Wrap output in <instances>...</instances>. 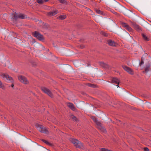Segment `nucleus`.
I'll use <instances>...</instances> for the list:
<instances>
[{"instance_id":"obj_10","label":"nucleus","mask_w":151,"mask_h":151,"mask_svg":"<svg viewBox=\"0 0 151 151\" xmlns=\"http://www.w3.org/2000/svg\"><path fill=\"white\" fill-rule=\"evenodd\" d=\"M121 24L122 27H124L129 31L132 32V29L127 23L124 22H122Z\"/></svg>"},{"instance_id":"obj_31","label":"nucleus","mask_w":151,"mask_h":151,"mask_svg":"<svg viewBox=\"0 0 151 151\" xmlns=\"http://www.w3.org/2000/svg\"><path fill=\"white\" fill-rule=\"evenodd\" d=\"M149 71V69L148 68H146L145 69V71L146 72H147Z\"/></svg>"},{"instance_id":"obj_13","label":"nucleus","mask_w":151,"mask_h":151,"mask_svg":"<svg viewBox=\"0 0 151 151\" xmlns=\"http://www.w3.org/2000/svg\"><path fill=\"white\" fill-rule=\"evenodd\" d=\"M68 106L72 110L75 111L76 110V108L74 107V105L71 103H68L67 104Z\"/></svg>"},{"instance_id":"obj_28","label":"nucleus","mask_w":151,"mask_h":151,"mask_svg":"<svg viewBox=\"0 0 151 151\" xmlns=\"http://www.w3.org/2000/svg\"><path fill=\"white\" fill-rule=\"evenodd\" d=\"M91 118L93 120V121L94 122H95L97 120L96 118L93 116H92L91 117Z\"/></svg>"},{"instance_id":"obj_32","label":"nucleus","mask_w":151,"mask_h":151,"mask_svg":"<svg viewBox=\"0 0 151 151\" xmlns=\"http://www.w3.org/2000/svg\"><path fill=\"white\" fill-rule=\"evenodd\" d=\"M2 86V83L1 81H0V87L1 88Z\"/></svg>"},{"instance_id":"obj_1","label":"nucleus","mask_w":151,"mask_h":151,"mask_svg":"<svg viewBox=\"0 0 151 151\" xmlns=\"http://www.w3.org/2000/svg\"><path fill=\"white\" fill-rule=\"evenodd\" d=\"M71 142L77 148H80L83 147V144L81 142L76 139H72L71 140Z\"/></svg>"},{"instance_id":"obj_11","label":"nucleus","mask_w":151,"mask_h":151,"mask_svg":"<svg viewBox=\"0 0 151 151\" xmlns=\"http://www.w3.org/2000/svg\"><path fill=\"white\" fill-rule=\"evenodd\" d=\"M58 12V11L57 10H55L49 12L48 13V15L50 16H52L57 14Z\"/></svg>"},{"instance_id":"obj_9","label":"nucleus","mask_w":151,"mask_h":151,"mask_svg":"<svg viewBox=\"0 0 151 151\" xmlns=\"http://www.w3.org/2000/svg\"><path fill=\"white\" fill-rule=\"evenodd\" d=\"M34 36L40 41L43 40L44 38L42 35H41L39 32H35L33 34Z\"/></svg>"},{"instance_id":"obj_17","label":"nucleus","mask_w":151,"mask_h":151,"mask_svg":"<svg viewBox=\"0 0 151 151\" xmlns=\"http://www.w3.org/2000/svg\"><path fill=\"white\" fill-rule=\"evenodd\" d=\"M99 65L101 66L104 68H106L108 67V66L107 64L103 62L100 63Z\"/></svg>"},{"instance_id":"obj_7","label":"nucleus","mask_w":151,"mask_h":151,"mask_svg":"<svg viewBox=\"0 0 151 151\" xmlns=\"http://www.w3.org/2000/svg\"><path fill=\"white\" fill-rule=\"evenodd\" d=\"M19 80L21 82L24 84H27L29 83V81L24 76H18Z\"/></svg>"},{"instance_id":"obj_15","label":"nucleus","mask_w":151,"mask_h":151,"mask_svg":"<svg viewBox=\"0 0 151 151\" xmlns=\"http://www.w3.org/2000/svg\"><path fill=\"white\" fill-rule=\"evenodd\" d=\"M107 42L108 44L110 46H114L115 45V43L111 40H109Z\"/></svg>"},{"instance_id":"obj_2","label":"nucleus","mask_w":151,"mask_h":151,"mask_svg":"<svg viewBox=\"0 0 151 151\" xmlns=\"http://www.w3.org/2000/svg\"><path fill=\"white\" fill-rule=\"evenodd\" d=\"M114 6L116 10H117L120 12H122L123 10L124 9H126L127 10L124 6H122L117 2H116L114 3Z\"/></svg>"},{"instance_id":"obj_5","label":"nucleus","mask_w":151,"mask_h":151,"mask_svg":"<svg viewBox=\"0 0 151 151\" xmlns=\"http://www.w3.org/2000/svg\"><path fill=\"white\" fill-rule=\"evenodd\" d=\"M1 76L4 80L7 82H12L13 81L12 78L6 74H3Z\"/></svg>"},{"instance_id":"obj_3","label":"nucleus","mask_w":151,"mask_h":151,"mask_svg":"<svg viewBox=\"0 0 151 151\" xmlns=\"http://www.w3.org/2000/svg\"><path fill=\"white\" fill-rule=\"evenodd\" d=\"M27 18V16L24 14H17L16 13L13 15V17H12V19H13L14 21V20H16L18 18L23 19Z\"/></svg>"},{"instance_id":"obj_24","label":"nucleus","mask_w":151,"mask_h":151,"mask_svg":"<svg viewBox=\"0 0 151 151\" xmlns=\"http://www.w3.org/2000/svg\"><path fill=\"white\" fill-rule=\"evenodd\" d=\"M36 1L39 4H43L44 1L42 0H36Z\"/></svg>"},{"instance_id":"obj_12","label":"nucleus","mask_w":151,"mask_h":151,"mask_svg":"<svg viewBox=\"0 0 151 151\" xmlns=\"http://www.w3.org/2000/svg\"><path fill=\"white\" fill-rule=\"evenodd\" d=\"M111 83L114 84H119V80L116 78H113L111 80Z\"/></svg>"},{"instance_id":"obj_26","label":"nucleus","mask_w":151,"mask_h":151,"mask_svg":"<svg viewBox=\"0 0 151 151\" xmlns=\"http://www.w3.org/2000/svg\"><path fill=\"white\" fill-rule=\"evenodd\" d=\"M59 1L60 3L62 4H66V2L65 0H58Z\"/></svg>"},{"instance_id":"obj_16","label":"nucleus","mask_w":151,"mask_h":151,"mask_svg":"<svg viewBox=\"0 0 151 151\" xmlns=\"http://www.w3.org/2000/svg\"><path fill=\"white\" fill-rule=\"evenodd\" d=\"M142 36L143 37L144 40L146 41H148L149 40V37L147 36L146 35L144 34H142Z\"/></svg>"},{"instance_id":"obj_33","label":"nucleus","mask_w":151,"mask_h":151,"mask_svg":"<svg viewBox=\"0 0 151 151\" xmlns=\"http://www.w3.org/2000/svg\"><path fill=\"white\" fill-rule=\"evenodd\" d=\"M14 86V85L13 84H12V85H11V87H12V88H13Z\"/></svg>"},{"instance_id":"obj_22","label":"nucleus","mask_w":151,"mask_h":151,"mask_svg":"<svg viewBox=\"0 0 151 151\" xmlns=\"http://www.w3.org/2000/svg\"><path fill=\"white\" fill-rule=\"evenodd\" d=\"M100 151H112L111 150H109L105 148H101L100 150Z\"/></svg>"},{"instance_id":"obj_6","label":"nucleus","mask_w":151,"mask_h":151,"mask_svg":"<svg viewBox=\"0 0 151 151\" xmlns=\"http://www.w3.org/2000/svg\"><path fill=\"white\" fill-rule=\"evenodd\" d=\"M42 91L45 93L47 94L51 98L53 97V95L50 91L48 88L45 87H42L41 88Z\"/></svg>"},{"instance_id":"obj_30","label":"nucleus","mask_w":151,"mask_h":151,"mask_svg":"<svg viewBox=\"0 0 151 151\" xmlns=\"http://www.w3.org/2000/svg\"><path fill=\"white\" fill-rule=\"evenodd\" d=\"M144 151H149V149L147 147H144Z\"/></svg>"},{"instance_id":"obj_35","label":"nucleus","mask_w":151,"mask_h":151,"mask_svg":"<svg viewBox=\"0 0 151 151\" xmlns=\"http://www.w3.org/2000/svg\"><path fill=\"white\" fill-rule=\"evenodd\" d=\"M49 0H43L44 1H45V2Z\"/></svg>"},{"instance_id":"obj_20","label":"nucleus","mask_w":151,"mask_h":151,"mask_svg":"<svg viewBox=\"0 0 151 151\" xmlns=\"http://www.w3.org/2000/svg\"><path fill=\"white\" fill-rule=\"evenodd\" d=\"M101 34L105 37H107L108 34L106 33L103 31H101L100 32Z\"/></svg>"},{"instance_id":"obj_21","label":"nucleus","mask_w":151,"mask_h":151,"mask_svg":"<svg viewBox=\"0 0 151 151\" xmlns=\"http://www.w3.org/2000/svg\"><path fill=\"white\" fill-rule=\"evenodd\" d=\"M95 11L98 14H103V12L100 10L96 9H95Z\"/></svg>"},{"instance_id":"obj_27","label":"nucleus","mask_w":151,"mask_h":151,"mask_svg":"<svg viewBox=\"0 0 151 151\" xmlns=\"http://www.w3.org/2000/svg\"><path fill=\"white\" fill-rule=\"evenodd\" d=\"M88 85L89 87H93V88H94L95 87V85H94V84H88Z\"/></svg>"},{"instance_id":"obj_19","label":"nucleus","mask_w":151,"mask_h":151,"mask_svg":"<svg viewBox=\"0 0 151 151\" xmlns=\"http://www.w3.org/2000/svg\"><path fill=\"white\" fill-rule=\"evenodd\" d=\"M66 16L65 15H61L60 16L58 17V18L60 19H63L66 18Z\"/></svg>"},{"instance_id":"obj_23","label":"nucleus","mask_w":151,"mask_h":151,"mask_svg":"<svg viewBox=\"0 0 151 151\" xmlns=\"http://www.w3.org/2000/svg\"><path fill=\"white\" fill-rule=\"evenodd\" d=\"M71 117L73 120L76 121L77 120V118L73 115H71Z\"/></svg>"},{"instance_id":"obj_29","label":"nucleus","mask_w":151,"mask_h":151,"mask_svg":"<svg viewBox=\"0 0 151 151\" xmlns=\"http://www.w3.org/2000/svg\"><path fill=\"white\" fill-rule=\"evenodd\" d=\"M144 64V62L143 61V60H142V58H141V61L140 63H139V65L140 66L142 65H143Z\"/></svg>"},{"instance_id":"obj_18","label":"nucleus","mask_w":151,"mask_h":151,"mask_svg":"<svg viewBox=\"0 0 151 151\" xmlns=\"http://www.w3.org/2000/svg\"><path fill=\"white\" fill-rule=\"evenodd\" d=\"M42 141L43 142L45 143L47 145H49V146H52V144L50 143L49 142H48L47 140H45L43 139H42Z\"/></svg>"},{"instance_id":"obj_14","label":"nucleus","mask_w":151,"mask_h":151,"mask_svg":"<svg viewBox=\"0 0 151 151\" xmlns=\"http://www.w3.org/2000/svg\"><path fill=\"white\" fill-rule=\"evenodd\" d=\"M134 28L138 31H140L141 30L140 27L136 24H132Z\"/></svg>"},{"instance_id":"obj_36","label":"nucleus","mask_w":151,"mask_h":151,"mask_svg":"<svg viewBox=\"0 0 151 151\" xmlns=\"http://www.w3.org/2000/svg\"><path fill=\"white\" fill-rule=\"evenodd\" d=\"M77 63V62L75 61L73 63L75 64H76Z\"/></svg>"},{"instance_id":"obj_4","label":"nucleus","mask_w":151,"mask_h":151,"mask_svg":"<svg viewBox=\"0 0 151 151\" xmlns=\"http://www.w3.org/2000/svg\"><path fill=\"white\" fill-rule=\"evenodd\" d=\"M36 127L37 130L41 132L44 133L46 134L48 132V130L47 129L41 125L36 124Z\"/></svg>"},{"instance_id":"obj_25","label":"nucleus","mask_w":151,"mask_h":151,"mask_svg":"<svg viewBox=\"0 0 151 151\" xmlns=\"http://www.w3.org/2000/svg\"><path fill=\"white\" fill-rule=\"evenodd\" d=\"M95 122L99 126H101V123L97 120Z\"/></svg>"},{"instance_id":"obj_34","label":"nucleus","mask_w":151,"mask_h":151,"mask_svg":"<svg viewBox=\"0 0 151 151\" xmlns=\"http://www.w3.org/2000/svg\"><path fill=\"white\" fill-rule=\"evenodd\" d=\"M103 130H104V132H106V131L105 129H104Z\"/></svg>"},{"instance_id":"obj_37","label":"nucleus","mask_w":151,"mask_h":151,"mask_svg":"<svg viewBox=\"0 0 151 151\" xmlns=\"http://www.w3.org/2000/svg\"><path fill=\"white\" fill-rule=\"evenodd\" d=\"M116 86H118V87H119V86H118V85H116Z\"/></svg>"},{"instance_id":"obj_8","label":"nucleus","mask_w":151,"mask_h":151,"mask_svg":"<svg viewBox=\"0 0 151 151\" xmlns=\"http://www.w3.org/2000/svg\"><path fill=\"white\" fill-rule=\"evenodd\" d=\"M122 67L127 72L131 75L134 74V72L133 70L130 68L124 65H122Z\"/></svg>"}]
</instances>
